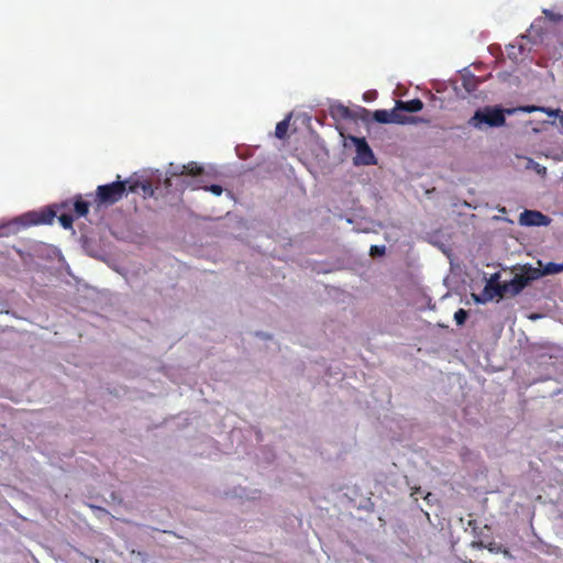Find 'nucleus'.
<instances>
[{"label":"nucleus","mask_w":563,"mask_h":563,"mask_svg":"<svg viewBox=\"0 0 563 563\" xmlns=\"http://www.w3.org/2000/svg\"><path fill=\"white\" fill-rule=\"evenodd\" d=\"M545 111L544 108L537 106H526L511 109H501L498 107H485L475 111L474 115L470 119V125L482 129L483 124L490 128L503 126L506 122L505 114H514L517 111L533 112Z\"/></svg>","instance_id":"nucleus-1"},{"label":"nucleus","mask_w":563,"mask_h":563,"mask_svg":"<svg viewBox=\"0 0 563 563\" xmlns=\"http://www.w3.org/2000/svg\"><path fill=\"white\" fill-rule=\"evenodd\" d=\"M128 180H117L111 184L100 185L96 189L95 201L98 205L111 206L120 201L129 191Z\"/></svg>","instance_id":"nucleus-2"},{"label":"nucleus","mask_w":563,"mask_h":563,"mask_svg":"<svg viewBox=\"0 0 563 563\" xmlns=\"http://www.w3.org/2000/svg\"><path fill=\"white\" fill-rule=\"evenodd\" d=\"M351 141L354 143L356 151V155L354 157L355 165L376 164L375 155L364 137L351 136Z\"/></svg>","instance_id":"nucleus-3"},{"label":"nucleus","mask_w":563,"mask_h":563,"mask_svg":"<svg viewBox=\"0 0 563 563\" xmlns=\"http://www.w3.org/2000/svg\"><path fill=\"white\" fill-rule=\"evenodd\" d=\"M530 277L526 275H515V277L510 282L503 283V286H497L495 288V294L498 295L499 298L510 294L517 295L519 294L529 283Z\"/></svg>","instance_id":"nucleus-4"},{"label":"nucleus","mask_w":563,"mask_h":563,"mask_svg":"<svg viewBox=\"0 0 563 563\" xmlns=\"http://www.w3.org/2000/svg\"><path fill=\"white\" fill-rule=\"evenodd\" d=\"M373 119L378 123H397V124H406L415 122L416 119L411 117H407L396 111L394 108L391 111L387 110H376L373 112Z\"/></svg>","instance_id":"nucleus-5"},{"label":"nucleus","mask_w":563,"mask_h":563,"mask_svg":"<svg viewBox=\"0 0 563 563\" xmlns=\"http://www.w3.org/2000/svg\"><path fill=\"white\" fill-rule=\"evenodd\" d=\"M519 223L526 227H541L548 225L550 223V219L540 211L525 210L520 213Z\"/></svg>","instance_id":"nucleus-6"},{"label":"nucleus","mask_w":563,"mask_h":563,"mask_svg":"<svg viewBox=\"0 0 563 563\" xmlns=\"http://www.w3.org/2000/svg\"><path fill=\"white\" fill-rule=\"evenodd\" d=\"M499 274L496 273L492 275L490 279L487 282L483 295H475L473 294V299L477 303H485L488 300H492L494 297H498L497 294H495V288L497 286H503V284L498 283Z\"/></svg>","instance_id":"nucleus-7"},{"label":"nucleus","mask_w":563,"mask_h":563,"mask_svg":"<svg viewBox=\"0 0 563 563\" xmlns=\"http://www.w3.org/2000/svg\"><path fill=\"white\" fill-rule=\"evenodd\" d=\"M56 213L51 208H46L41 211L30 212L25 214L29 224H51L54 221Z\"/></svg>","instance_id":"nucleus-8"},{"label":"nucleus","mask_w":563,"mask_h":563,"mask_svg":"<svg viewBox=\"0 0 563 563\" xmlns=\"http://www.w3.org/2000/svg\"><path fill=\"white\" fill-rule=\"evenodd\" d=\"M422 108L423 102L418 98L408 101L397 100L395 106L396 111L399 113L400 111L415 113L421 111Z\"/></svg>","instance_id":"nucleus-9"},{"label":"nucleus","mask_w":563,"mask_h":563,"mask_svg":"<svg viewBox=\"0 0 563 563\" xmlns=\"http://www.w3.org/2000/svg\"><path fill=\"white\" fill-rule=\"evenodd\" d=\"M128 185H129L128 190L130 192H139V190L141 189L144 197L154 196V188H153L152 184L147 180L146 181L136 180L133 183H129Z\"/></svg>","instance_id":"nucleus-10"},{"label":"nucleus","mask_w":563,"mask_h":563,"mask_svg":"<svg viewBox=\"0 0 563 563\" xmlns=\"http://www.w3.org/2000/svg\"><path fill=\"white\" fill-rule=\"evenodd\" d=\"M203 172V168L195 162H190L187 165H183L180 172H172L173 177L177 176H199Z\"/></svg>","instance_id":"nucleus-11"},{"label":"nucleus","mask_w":563,"mask_h":563,"mask_svg":"<svg viewBox=\"0 0 563 563\" xmlns=\"http://www.w3.org/2000/svg\"><path fill=\"white\" fill-rule=\"evenodd\" d=\"M185 186L186 187L190 186L192 189L205 188L206 190L212 192L216 196H220L223 191V189L220 185H211V186L207 187L202 184V180H200V179H197L194 183H188Z\"/></svg>","instance_id":"nucleus-12"},{"label":"nucleus","mask_w":563,"mask_h":563,"mask_svg":"<svg viewBox=\"0 0 563 563\" xmlns=\"http://www.w3.org/2000/svg\"><path fill=\"white\" fill-rule=\"evenodd\" d=\"M290 115L276 124L275 135L278 139H284L288 132Z\"/></svg>","instance_id":"nucleus-13"},{"label":"nucleus","mask_w":563,"mask_h":563,"mask_svg":"<svg viewBox=\"0 0 563 563\" xmlns=\"http://www.w3.org/2000/svg\"><path fill=\"white\" fill-rule=\"evenodd\" d=\"M74 209L77 217H85L89 211V203L84 201L79 196L74 203Z\"/></svg>","instance_id":"nucleus-14"},{"label":"nucleus","mask_w":563,"mask_h":563,"mask_svg":"<svg viewBox=\"0 0 563 563\" xmlns=\"http://www.w3.org/2000/svg\"><path fill=\"white\" fill-rule=\"evenodd\" d=\"M563 272V264H558L553 262H549L543 267L544 275H553Z\"/></svg>","instance_id":"nucleus-15"},{"label":"nucleus","mask_w":563,"mask_h":563,"mask_svg":"<svg viewBox=\"0 0 563 563\" xmlns=\"http://www.w3.org/2000/svg\"><path fill=\"white\" fill-rule=\"evenodd\" d=\"M467 311L464 310V309H459L455 313H454V320L456 322L457 325H462L465 323L466 319H467Z\"/></svg>","instance_id":"nucleus-16"},{"label":"nucleus","mask_w":563,"mask_h":563,"mask_svg":"<svg viewBox=\"0 0 563 563\" xmlns=\"http://www.w3.org/2000/svg\"><path fill=\"white\" fill-rule=\"evenodd\" d=\"M58 220H59L60 224L63 225V228H65V229H70L73 227L74 218L70 214L63 213L58 218Z\"/></svg>","instance_id":"nucleus-17"},{"label":"nucleus","mask_w":563,"mask_h":563,"mask_svg":"<svg viewBox=\"0 0 563 563\" xmlns=\"http://www.w3.org/2000/svg\"><path fill=\"white\" fill-rule=\"evenodd\" d=\"M385 253H386L385 245H373V246H371L369 254L373 257H375V256H383Z\"/></svg>","instance_id":"nucleus-18"},{"label":"nucleus","mask_w":563,"mask_h":563,"mask_svg":"<svg viewBox=\"0 0 563 563\" xmlns=\"http://www.w3.org/2000/svg\"><path fill=\"white\" fill-rule=\"evenodd\" d=\"M543 14L552 22H560L563 20V15L560 13H554L548 9L543 10Z\"/></svg>","instance_id":"nucleus-19"},{"label":"nucleus","mask_w":563,"mask_h":563,"mask_svg":"<svg viewBox=\"0 0 563 563\" xmlns=\"http://www.w3.org/2000/svg\"><path fill=\"white\" fill-rule=\"evenodd\" d=\"M503 547H504L503 544L495 543V542H492L488 545H485V548L492 553H500Z\"/></svg>","instance_id":"nucleus-20"},{"label":"nucleus","mask_w":563,"mask_h":563,"mask_svg":"<svg viewBox=\"0 0 563 563\" xmlns=\"http://www.w3.org/2000/svg\"><path fill=\"white\" fill-rule=\"evenodd\" d=\"M11 233L10 224H1L0 225V238L8 236Z\"/></svg>","instance_id":"nucleus-21"},{"label":"nucleus","mask_w":563,"mask_h":563,"mask_svg":"<svg viewBox=\"0 0 563 563\" xmlns=\"http://www.w3.org/2000/svg\"><path fill=\"white\" fill-rule=\"evenodd\" d=\"M500 553H503L507 558H512L510 551L507 548H505V547L501 548Z\"/></svg>","instance_id":"nucleus-22"},{"label":"nucleus","mask_w":563,"mask_h":563,"mask_svg":"<svg viewBox=\"0 0 563 563\" xmlns=\"http://www.w3.org/2000/svg\"><path fill=\"white\" fill-rule=\"evenodd\" d=\"M340 112H341L342 117H344V118L349 117V109L347 108L340 107Z\"/></svg>","instance_id":"nucleus-23"},{"label":"nucleus","mask_w":563,"mask_h":563,"mask_svg":"<svg viewBox=\"0 0 563 563\" xmlns=\"http://www.w3.org/2000/svg\"><path fill=\"white\" fill-rule=\"evenodd\" d=\"M181 166H174L170 164L169 174L172 175V172H180Z\"/></svg>","instance_id":"nucleus-24"},{"label":"nucleus","mask_w":563,"mask_h":563,"mask_svg":"<svg viewBox=\"0 0 563 563\" xmlns=\"http://www.w3.org/2000/svg\"><path fill=\"white\" fill-rule=\"evenodd\" d=\"M559 111H560V110H555V111L549 110V111H547V112H548L550 115H553V114L558 113Z\"/></svg>","instance_id":"nucleus-25"},{"label":"nucleus","mask_w":563,"mask_h":563,"mask_svg":"<svg viewBox=\"0 0 563 563\" xmlns=\"http://www.w3.org/2000/svg\"><path fill=\"white\" fill-rule=\"evenodd\" d=\"M165 183H166V186H170V179L169 178H167Z\"/></svg>","instance_id":"nucleus-26"},{"label":"nucleus","mask_w":563,"mask_h":563,"mask_svg":"<svg viewBox=\"0 0 563 563\" xmlns=\"http://www.w3.org/2000/svg\"><path fill=\"white\" fill-rule=\"evenodd\" d=\"M364 99H365L366 101H369V100H371V99L367 97V93H365V95H364Z\"/></svg>","instance_id":"nucleus-27"}]
</instances>
